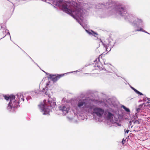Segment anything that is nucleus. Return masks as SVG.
Masks as SVG:
<instances>
[{
    "mask_svg": "<svg viewBox=\"0 0 150 150\" xmlns=\"http://www.w3.org/2000/svg\"><path fill=\"white\" fill-rule=\"evenodd\" d=\"M62 9L64 11L74 18H75V16L79 17L81 15L82 10L77 6H71L68 7L66 4H64L62 5Z\"/></svg>",
    "mask_w": 150,
    "mask_h": 150,
    "instance_id": "1",
    "label": "nucleus"
},
{
    "mask_svg": "<svg viewBox=\"0 0 150 150\" xmlns=\"http://www.w3.org/2000/svg\"><path fill=\"white\" fill-rule=\"evenodd\" d=\"M5 99L6 100H10V102L8 104V109H11L12 108L15 107L17 104V102L15 101V96H4Z\"/></svg>",
    "mask_w": 150,
    "mask_h": 150,
    "instance_id": "2",
    "label": "nucleus"
},
{
    "mask_svg": "<svg viewBox=\"0 0 150 150\" xmlns=\"http://www.w3.org/2000/svg\"><path fill=\"white\" fill-rule=\"evenodd\" d=\"M64 74H57V75L56 74H50L47 73V75H48L47 78L48 80H51L54 83L56 82L58 79H59L61 77L63 76H64Z\"/></svg>",
    "mask_w": 150,
    "mask_h": 150,
    "instance_id": "3",
    "label": "nucleus"
},
{
    "mask_svg": "<svg viewBox=\"0 0 150 150\" xmlns=\"http://www.w3.org/2000/svg\"><path fill=\"white\" fill-rule=\"evenodd\" d=\"M38 106L41 110V112L44 115H46L47 114V110L46 108L47 106L46 100H44L43 102H41L40 104L38 105Z\"/></svg>",
    "mask_w": 150,
    "mask_h": 150,
    "instance_id": "4",
    "label": "nucleus"
},
{
    "mask_svg": "<svg viewBox=\"0 0 150 150\" xmlns=\"http://www.w3.org/2000/svg\"><path fill=\"white\" fill-rule=\"evenodd\" d=\"M93 110L94 113H95L97 116L99 117L102 116L104 112V110L98 108H94L93 109Z\"/></svg>",
    "mask_w": 150,
    "mask_h": 150,
    "instance_id": "5",
    "label": "nucleus"
},
{
    "mask_svg": "<svg viewBox=\"0 0 150 150\" xmlns=\"http://www.w3.org/2000/svg\"><path fill=\"white\" fill-rule=\"evenodd\" d=\"M118 13L124 16L125 14L127 13L125 7H120L117 10Z\"/></svg>",
    "mask_w": 150,
    "mask_h": 150,
    "instance_id": "6",
    "label": "nucleus"
},
{
    "mask_svg": "<svg viewBox=\"0 0 150 150\" xmlns=\"http://www.w3.org/2000/svg\"><path fill=\"white\" fill-rule=\"evenodd\" d=\"M87 100L86 99H83L80 100L77 104L78 106L80 108L83 105L85 106L87 104Z\"/></svg>",
    "mask_w": 150,
    "mask_h": 150,
    "instance_id": "7",
    "label": "nucleus"
},
{
    "mask_svg": "<svg viewBox=\"0 0 150 150\" xmlns=\"http://www.w3.org/2000/svg\"><path fill=\"white\" fill-rule=\"evenodd\" d=\"M56 6H59L62 2V0H47Z\"/></svg>",
    "mask_w": 150,
    "mask_h": 150,
    "instance_id": "8",
    "label": "nucleus"
},
{
    "mask_svg": "<svg viewBox=\"0 0 150 150\" xmlns=\"http://www.w3.org/2000/svg\"><path fill=\"white\" fill-rule=\"evenodd\" d=\"M113 115L110 112H108V115L107 117V118L108 120L110 119L111 118H113Z\"/></svg>",
    "mask_w": 150,
    "mask_h": 150,
    "instance_id": "9",
    "label": "nucleus"
},
{
    "mask_svg": "<svg viewBox=\"0 0 150 150\" xmlns=\"http://www.w3.org/2000/svg\"><path fill=\"white\" fill-rule=\"evenodd\" d=\"M55 103L54 102H51L48 101L47 102V106L49 105H50V106L52 107L54 105Z\"/></svg>",
    "mask_w": 150,
    "mask_h": 150,
    "instance_id": "10",
    "label": "nucleus"
},
{
    "mask_svg": "<svg viewBox=\"0 0 150 150\" xmlns=\"http://www.w3.org/2000/svg\"><path fill=\"white\" fill-rule=\"evenodd\" d=\"M62 110V111H65L67 113L68 112L67 108L65 106H63Z\"/></svg>",
    "mask_w": 150,
    "mask_h": 150,
    "instance_id": "11",
    "label": "nucleus"
},
{
    "mask_svg": "<svg viewBox=\"0 0 150 150\" xmlns=\"http://www.w3.org/2000/svg\"><path fill=\"white\" fill-rule=\"evenodd\" d=\"M122 107L127 112H130V110L129 108H127L124 105H122Z\"/></svg>",
    "mask_w": 150,
    "mask_h": 150,
    "instance_id": "12",
    "label": "nucleus"
},
{
    "mask_svg": "<svg viewBox=\"0 0 150 150\" xmlns=\"http://www.w3.org/2000/svg\"><path fill=\"white\" fill-rule=\"evenodd\" d=\"M136 93L140 95H143V94L142 93H141L140 92H139V91H136Z\"/></svg>",
    "mask_w": 150,
    "mask_h": 150,
    "instance_id": "13",
    "label": "nucleus"
},
{
    "mask_svg": "<svg viewBox=\"0 0 150 150\" xmlns=\"http://www.w3.org/2000/svg\"><path fill=\"white\" fill-rule=\"evenodd\" d=\"M125 142V140L124 139H122V143L123 144H124Z\"/></svg>",
    "mask_w": 150,
    "mask_h": 150,
    "instance_id": "14",
    "label": "nucleus"
},
{
    "mask_svg": "<svg viewBox=\"0 0 150 150\" xmlns=\"http://www.w3.org/2000/svg\"><path fill=\"white\" fill-rule=\"evenodd\" d=\"M91 31L94 35H98V34L96 33L94 31L92 30H91Z\"/></svg>",
    "mask_w": 150,
    "mask_h": 150,
    "instance_id": "15",
    "label": "nucleus"
},
{
    "mask_svg": "<svg viewBox=\"0 0 150 150\" xmlns=\"http://www.w3.org/2000/svg\"><path fill=\"white\" fill-rule=\"evenodd\" d=\"M132 88L136 92L137 91V90L134 88L133 87H132Z\"/></svg>",
    "mask_w": 150,
    "mask_h": 150,
    "instance_id": "16",
    "label": "nucleus"
},
{
    "mask_svg": "<svg viewBox=\"0 0 150 150\" xmlns=\"http://www.w3.org/2000/svg\"><path fill=\"white\" fill-rule=\"evenodd\" d=\"M143 29L142 28H140L139 30H136L135 31H143Z\"/></svg>",
    "mask_w": 150,
    "mask_h": 150,
    "instance_id": "17",
    "label": "nucleus"
},
{
    "mask_svg": "<svg viewBox=\"0 0 150 150\" xmlns=\"http://www.w3.org/2000/svg\"><path fill=\"white\" fill-rule=\"evenodd\" d=\"M129 131V130H127L126 131H125V133H128Z\"/></svg>",
    "mask_w": 150,
    "mask_h": 150,
    "instance_id": "18",
    "label": "nucleus"
},
{
    "mask_svg": "<svg viewBox=\"0 0 150 150\" xmlns=\"http://www.w3.org/2000/svg\"><path fill=\"white\" fill-rule=\"evenodd\" d=\"M140 110V108H138L137 109V112H139V110Z\"/></svg>",
    "mask_w": 150,
    "mask_h": 150,
    "instance_id": "19",
    "label": "nucleus"
},
{
    "mask_svg": "<svg viewBox=\"0 0 150 150\" xmlns=\"http://www.w3.org/2000/svg\"><path fill=\"white\" fill-rule=\"evenodd\" d=\"M21 100H22L23 101H24V99H23V98H21Z\"/></svg>",
    "mask_w": 150,
    "mask_h": 150,
    "instance_id": "20",
    "label": "nucleus"
},
{
    "mask_svg": "<svg viewBox=\"0 0 150 150\" xmlns=\"http://www.w3.org/2000/svg\"><path fill=\"white\" fill-rule=\"evenodd\" d=\"M102 57V56H101V55H100V56H99V60H99V58H100V57H101H101Z\"/></svg>",
    "mask_w": 150,
    "mask_h": 150,
    "instance_id": "21",
    "label": "nucleus"
},
{
    "mask_svg": "<svg viewBox=\"0 0 150 150\" xmlns=\"http://www.w3.org/2000/svg\"><path fill=\"white\" fill-rule=\"evenodd\" d=\"M88 32V33L89 34H91V33H90V32Z\"/></svg>",
    "mask_w": 150,
    "mask_h": 150,
    "instance_id": "22",
    "label": "nucleus"
},
{
    "mask_svg": "<svg viewBox=\"0 0 150 150\" xmlns=\"http://www.w3.org/2000/svg\"><path fill=\"white\" fill-rule=\"evenodd\" d=\"M42 1L46 2V0H42Z\"/></svg>",
    "mask_w": 150,
    "mask_h": 150,
    "instance_id": "23",
    "label": "nucleus"
},
{
    "mask_svg": "<svg viewBox=\"0 0 150 150\" xmlns=\"http://www.w3.org/2000/svg\"><path fill=\"white\" fill-rule=\"evenodd\" d=\"M148 100L149 101H150V98H148Z\"/></svg>",
    "mask_w": 150,
    "mask_h": 150,
    "instance_id": "24",
    "label": "nucleus"
},
{
    "mask_svg": "<svg viewBox=\"0 0 150 150\" xmlns=\"http://www.w3.org/2000/svg\"><path fill=\"white\" fill-rule=\"evenodd\" d=\"M47 3H50V2H47Z\"/></svg>",
    "mask_w": 150,
    "mask_h": 150,
    "instance_id": "25",
    "label": "nucleus"
},
{
    "mask_svg": "<svg viewBox=\"0 0 150 150\" xmlns=\"http://www.w3.org/2000/svg\"><path fill=\"white\" fill-rule=\"evenodd\" d=\"M45 93L46 94V92H45Z\"/></svg>",
    "mask_w": 150,
    "mask_h": 150,
    "instance_id": "26",
    "label": "nucleus"
}]
</instances>
